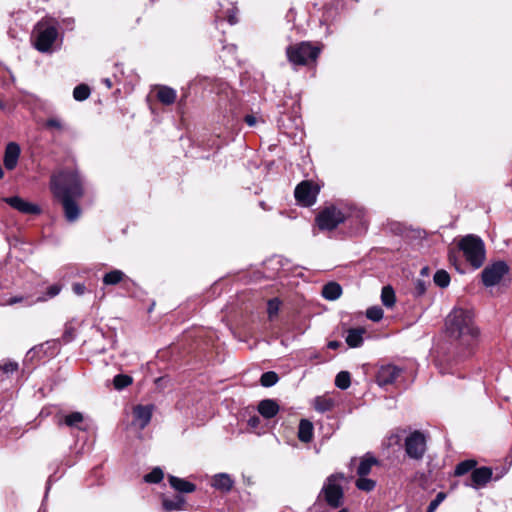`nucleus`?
<instances>
[{"label":"nucleus","instance_id":"obj_1","mask_svg":"<svg viewBox=\"0 0 512 512\" xmlns=\"http://www.w3.org/2000/svg\"><path fill=\"white\" fill-rule=\"evenodd\" d=\"M51 189L62 202L65 216L73 222L80 215L76 199L83 195L82 181L76 170L61 171L51 177Z\"/></svg>","mask_w":512,"mask_h":512},{"label":"nucleus","instance_id":"obj_2","mask_svg":"<svg viewBox=\"0 0 512 512\" xmlns=\"http://www.w3.org/2000/svg\"><path fill=\"white\" fill-rule=\"evenodd\" d=\"M445 328L449 337L460 340L464 345H471L479 335L473 313L463 308H454L447 315Z\"/></svg>","mask_w":512,"mask_h":512},{"label":"nucleus","instance_id":"obj_3","mask_svg":"<svg viewBox=\"0 0 512 512\" xmlns=\"http://www.w3.org/2000/svg\"><path fill=\"white\" fill-rule=\"evenodd\" d=\"M320 54V48L310 42H300L286 48V56L294 67L307 66L314 63Z\"/></svg>","mask_w":512,"mask_h":512},{"label":"nucleus","instance_id":"obj_4","mask_svg":"<svg viewBox=\"0 0 512 512\" xmlns=\"http://www.w3.org/2000/svg\"><path fill=\"white\" fill-rule=\"evenodd\" d=\"M459 249L463 252L465 259L474 268H480L485 260V246L481 238L475 235L463 237L459 244Z\"/></svg>","mask_w":512,"mask_h":512},{"label":"nucleus","instance_id":"obj_5","mask_svg":"<svg viewBox=\"0 0 512 512\" xmlns=\"http://www.w3.org/2000/svg\"><path fill=\"white\" fill-rule=\"evenodd\" d=\"M343 480V474H332L326 479L321 489V494L323 495L326 503L332 508H338L343 504Z\"/></svg>","mask_w":512,"mask_h":512},{"label":"nucleus","instance_id":"obj_6","mask_svg":"<svg viewBox=\"0 0 512 512\" xmlns=\"http://www.w3.org/2000/svg\"><path fill=\"white\" fill-rule=\"evenodd\" d=\"M57 37L58 30L54 25L38 23L34 30V47L41 53L51 52Z\"/></svg>","mask_w":512,"mask_h":512},{"label":"nucleus","instance_id":"obj_7","mask_svg":"<svg viewBox=\"0 0 512 512\" xmlns=\"http://www.w3.org/2000/svg\"><path fill=\"white\" fill-rule=\"evenodd\" d=\"M344 220V214L335 206L325 208L316 217V223L321 230H333Z\"/></svg>","mask_w":512,"mask_h":512},{"label":"nucleus","instance_id":"obj_8","mask_svg":"<svg viewBox=\"0 0 512 512\" xmlns=\"http://www.w3.org/2000/svg\"><path fill=\"white\" fill-rule=\"evenodd\" d=\"M405 451L406 454L415 460H420L423 458L426 452V437L420 431L412 432L405 439Z\"/></svg>","mask_w":512,"mask_h":512},{"label":"nucleus","instance_id":"obj_9","mask_svg":"<svg viewBox=\"0 0 512 512\" xmlns=\"http://www.w3.org/2000/svg\"><path fill=\"white\" fill-rule=\"evenodd\" d=\"M319 190V186L313 182L302 181L296 186L294 195L299 204L309 207L316 202Z\"/></svg>","mask_w":512,"mask_h":512},{"label":"nucleus","instance_id":"obj_10","mask_svg":"<svg viewBox=\"0 0 512 512\" xmlns=\"http://www.w3.org/2000/svg\"><path fill=\"white\" fill-rule=\"evenodd\" d=\"M508 272V266L503 261L488 265L482 271V281L485 286L491 287L498 284Z\"/></svg>","mask_w":512,"mask_h":512},{"label":"nucleus","instance_id":"obj_11","mask_svg":"<svg viewBox=\"0 0 512 512\" xmlns=\"http://www.w3.org/2000/svg\"><path fill=\"white\" fill-rule=\"evenodd\" d=\"M154 406L149 405H137L133 408V421L132 424L139 428L144 429L151 421Z\"/></svg>","mask_w":512,"mask_h":512},{"label":"nucleus","instance_id":"obj_12","mask_svg":"<svg viewBox=\"0 0 512 512\" xmlns=\"http://www.w3.org/2000/svg\"><path fill=\"white\" fill-rule=\"evenodd\" d=\"M4 200L12 208L24 214L36 215L41 212V209L38 205L28 202L19 196L7 197Z\"/></svg>","mask_w":512,"mask_h":512},{"label":"nucleus","instance_id":"obj_13","mask_svg":"<svg viewBox=\"0 0 512 512\" xmlns=\"http://www.w3.org/2000/svg\"><path fill=\"white\" fill-rule=\"evenodd\" d=\"M400 373L401 369L394 365H383L378 370L376 381L378 385L382 387L390 385L395 382V380L399 377Z\"/></svg>","mask_w":512,"mask_h":512},{"label":"nucleus","instance_id":"obj_14","mask_svg":"<svg viewBox=\"0 0 512 512\" xmlns=\"http://www.w3.org/2000/svg\"><path fill=\"white\" fill-rule=\"evenodd\" d=\"M492 470L489 467L475 468L471 473V486L475 489L485 486L492 478Z\"/></svg>","mask_w":512,"mask_h":512},{"label":"nucleus","instance_id":"obj_15","mask_svg":"<svg viewBox=\"0 0 512 512\" xmlns=\"http://www.w3.org/2000/svg\"><path fill=\"white\" fill-rule=\"evenodd\" d=\"M19 156V145L15 142L8 143L3 158L5 168L8 170H13L17 166Z\"/></svg>","mask_w":512,"mask_h":512},{"label":"nucleus","instance_id":"obj_16","mask_svg":"<svg viewBox=\"0 0 512 512\" xmlns=\"http://www.w3.org/2000/svg\"><path fill=\"white\" fill-rule=\"evenodd\" d=\"M186 499L182 495H175L173 497H162V508L165 512L182 511L185 509Z\"/></svg>","mask_w":512,"mask_h":512},{"label":"nucleus","instance_id":"obj_17","mask_svg":"<svg viewBox=\"0 0 512 512\" xmlns=\"http://www.w3.org/2000/svg\"><path fill=\"white\" fill-rule=\"evenodd\" d=\"M170 486L180 493H192L195 491L196 486L192 482H189L183 478H179L173 475L168 476Z\"/></svg>","mask_w":512,"mask_h":512},{"label":"nucleus","instance_id":"obj_18","mask_svg":"<svg viewBox=\"0 0 512 512\" xmlns=\"http://www.w3.org/2000/svg\"><path fill=\"white\" fill-rule=\"evenodd\" d=\"M279 405L275 400L265 399L258 404V412L267 419L273 418L279 412Z\"/></svg>","mask_w":512,"mask_h":512},{"label":"nucleus","instance_id":"obj_19","mask_svg":"<svg viewBox=\"0 0 512 512\" xmlns=\"http://www.w3.org/2000/svg\"><path fill=\"white\" fill-rule=\"evenodd\" d=\"M378 464L379 461L371 453H366L360 459L359 465L356 470L357 475L367 476L371 472L372 467Z\"/></svg>","mask_w":512,"mask_h":512},{"label":"nucleus","instance_id":"obj_20","mask_svg":"<svg viewBox=\"0 0 512 512\" xmlns=\"http://www.w3.org/2000/svg\"><path fill=\"white\" fill-rule=\"evenodd\" d=\"M366 333L364 328H352L347 331L345 341L351 348L360 347L363 344V335Z\"/></svg>","mask_w":512,"mask_h":512},{"label":"nucleus","instance_id":"obj_21","mask_svg":"<svg viewBox=\"0 0 512 512\" xmlns=\"http://www.w3.org/2000/svg\"><path fill=\"white\" fill-rule=\"evenodd\" d=\"M233 480L226 473H219L213 476L212 478V486L218 490L223 492H228L233 487Z\"/></svg>","mask_w":512,"mask_h":512},{"label":"nucleus","instance_id":"obj_22","mask_svg":"<svg viewBox=\"0 0 512 512\" xmlns=\"http://www.w3.org/2000/svg\"><path fill=\"white\" fill-rule=\"evenodd\" d=\"M313 424L307 419H302L299 423L298 438L301 442L309 443L313 439Z\"/></svg>","mask_w":512,"mask_h":512},{"label":"nucleus","instance_id":"obj_23","mask_svg":"<svg viewBox=\"0 0 512 512\" xmlns=\"http://www.w3.org/2000/svg\"><path fill=\"white\" fill-rule=\"evenodd\" d=\"M177 97L176 91L168 86H159L157 91V99L164 105H171Z\"/></svg>","mask_w":512,"mask_h":512},{"label":"nucleus","instance_id":"obj_24","mask_svg":"<svg viewBox=\"0 0 512 512\" xmlns=\"http://www.w3.org/2000/svg\"><path fill=\"white\" fill-rule=\"evenodd\" d=\"M342 294V288L337 282H329L322 288V296L326 300L334 301Z\"/></svg>","mask_w":512,"mask_h":512},{"label":"nucleus","instance_id":"obj_25","mask_svg":"<svg viewBox=\"0 0 512 512\" xmlns=\"http://www.w3.org/2000/svg\"><path fill=\"white\" fill-rule=\"evenodd\" d=\"M17 303H23L26 306H30L33 304V301L28 296L6 297L5 295H0V305L2 306L14 305Z\"/></svg>","mask_w":512,"mask_h":512},{"label":"nucleus","instance_id":"obj_26","mask_svg":"<svg viewBox=\"0 0 512 512\" xmlns=\"http://www.w3.org/2000/svg\"><path fill=\"white\" fill-rule=\"evenodd\" d=\"M381 301L384 306L391 308L394 306L396 297L391 286H384L381 291Z\"/></svg>","mask_w":512,"mask_h":512},{"label":"nucleus","instance_id":"obj_27","mask_svg":"<svg viewBox=\"0 0 512 512\" xmlns=\"http://www.w3.org/2000/svg\"><path fill=\"white\" fill-rule=\"evenodd\" d=\"M125 277L121 270H112L103 276V283L105 285H116L120 283Z\"/></svg>","mask_w":512,"mask_h":512},{"label":"nucleus","instance_id":"obj_28","mask_svg":"<svg viewBox=\"0 0 512 512\" xmlns=\"http://www.w3.org/2000/svg\"><path fill=\"white\" fill-rule=\"evenodd\" d=\"M45 127L47 129L55 130L58 132L66 131L69 128L68 125L58 117H51L47 119L45 122Z\"/></svg>","mask_w":512,"mask_h":512},{"label":"nucleus","instance_id":"obj_29","mask_svg":"<svg viewBox=\"0 0 512 512\" xmlns=\"http://www.w3.org/2000/svg\"><path fill=\"white\" fill-rule=\"evenodd\" d=\"M355 486L361 491L370 492L376 487V481L367 478V476H358Z\"/></svg>","mask_w":512,"mask_h":512},{"label":"nucleus","instance_id":"obj_30","mask_svg":"<svg viewBox=\"0 0 512 512\" xmlns=\"http://www.w3.org/2000/svg\"><path fill=\"white\" fill-rule=\"evenodd\" d=\"M91 94V90L88 85L80 84L76 86L73 90V98L76 101H84L89 98Z\"/></svg>","mask_w":512,"mask_h":512},{"label":"nucleus","instance_id":"obj_31","mask_svg":"<svg viewBox=\"0 0 512 512\" xmlns=\"http://www.w3.org/2000/svg\"><path fill=\"white\" fill-rule=\"evenodd\" d=\"M475 466H476V461L465 460L456 465L454 473L456 476H462V475L467 474L470 471H473Z\"/></svg>","mask_w":512,"mask_h":512},{"label":"nucleus","instance_id":"obj_32","mask_svg":"<svg viewBox=\"0 0 512 512\" xmlns=\"http://www.w3.org/2000/svg\"><path fill=\"white\" fill-rule=\"evenodd\" d=\"M350 384H351V377H350L349 372L341 371L336 375L335 385L339 389L345 390L350 386Z\"/></svg>","mask_w":512,"mask_h":512},{"label":"nucleus","instance_id":"obj_33","mask_svg":"<svg viewBox=\"0 0 512 512\" xmlns=\"http://www.w3.org/2000/svg\"><path fill=\"white\" fill-rule=\"evenodd\" d=\"M279 381V377L276 372L268 371L261 375L260 384L263 387L274 386Z\"/></svg>","mask_w":512,"mask_h":512},{"label":"nucleus","instance_id":"obj_34","mask_svg":"<svg viewBox=\"0 0 512 512\" xmlns=\"http://www.w3.org/2000/svg\"><path fill=\"white\" fill-rule=\"evenodd\" d=\"M433 280L437 286L446 288L450 284V275L445 270H438L434 274Z\"/></svg>","mask_w":512,"mask_h":512},{"label":"nucleus","instance_id":"obj_35","mask_svg":"<svg viewBox=\"0 0 512 512\" xmlns=\"http://www.w3.org/2000/svg\"><path fill=\"white\" fill-rule=\"evenodd\" d=\"M333 404L329 398L317 397L314 401V408L319 412H326L332 409Z\"/></svg>","mask_w":512,"mask_h":512},{"label":"nucleus","instance_id":"obj_36","mask_svg":"<svg viewBox=\"0 0 512 512\" xmlns=\"http://www.w3.org/2000/svg\"><path fill=\"white\" fill-rule=\"evenodd\" d=\"M83 415L80 412H73L64 417L63 423L69 427H78L83 422Z\"/></svg>","mask_w":512,"mask_h":512},{"label":"nucleus","instance_id":"obj_37","mask_svg":"<svg viewBox=\"0 0 512 512\" xmlns=\"http://www.w3.org/2000/svg\"><path fill=\"white\" fill-rule=\"evenodd\" d=\"M164 473L161 468L156 467L150 473L144 476V481L147 483H159L162 481Z\"/></svg>","mask_w":512,"mask_h":512},{"label":"nucleus","instance_id":"obj_38","mask_svg":"<svg viewBox=\"0 0 512 512\" xmlns=\"http://www.w3.org/2000/svg\"><path fill=\"white\" fill-rule=\"evenodd\" d=\"M132 383V378L128 375L118 374L113 379L114 387L117 390H121Z\"/></svg>","mask_w":512,"mask_h":512},{"label":"nucleus","instance_id":"obj_39","mask_svg":"<svg viewBox=\"0 0 512 512\" xmlns=\"http://www.w3.org/2000/svg\"><path fill=\"white\" fill-rule=\"evenodd\" d=\"M366 316L368 319L378 322L383 318V310L379 306H373L367 309Z\"/></svg>","mask_w":512,"mask_h":512},{"label":"nucleus","instance_id":"obj_40","mask_svg":"<svg viewBox=\"0 0 512 512\" xmlns=\"http://www.w3.org/2000/svg\"><path fill=\"white\" fill-rule=\"evenodd\" d=\"M280 300L278 298H273L268 301L267 304V313L270 319L274 318L280 309Z\"/></svg>","mask_w":512,"mask_h":512},{"label":"nucleus","instance_id":"obj_41","mask_svg":"<svg viewBox=\"0 0 512 512\" xmlns=\"http://www.w3.org/2000/svg\"><path fill=\"white\" fill-rule=\"evenodd\" d=\"M445 498H446V494L444 492H439L436 495L435 499H433L430 502L426 512H435V510L445 500Z\"/></svg>","mask_w":512,"mask_h":512},{"label":"nucleus","instance_id":"obj_42","mask_svg":"<svg viewBox=\"0 0 512 512\" xmlns=\"http://www.w3.org/2000/svg\"><path fill=\"white\" fill-rule=\"evenodd\" d=\"M0 369L5 374L14 373L18 370V363L14 361H9L1 365Z\"/></svg>","mask_w":512,"mask_h":512},{"label":"nucleus","instance_id":"obj_43","mask_svg":"<svg viewBox=\"0 0 512 512\" xmlns=\"http://www.w3.org/2000/svg\"><path fill=\"white\" fill-rule=\"evenodd\" d=\"M11 282L7 279V272L4 269L0 270V289H8Z\"/></svg>","mask_w":512,"mask_h":512},{"label":"nucleus","instance_id":"obj_44","mask_svg":"<svg viewBox=\"0 0 512 512\" xmlns=\"http://www.w3.org/2000/svg\"><path fill=\"white\" fill-rule=\"evenodd\" d=\"M72 289H73L74 293L77 294V295H83L85 293V291H86V287L82 283H75V284H73Z\"/></svg>","mask_w":512,"mask_h":512},{"label":"nucleus","instance_id":"obj_45","mask_svg":"<svg viewBox=\"0 0 512 512\" xmlns=\"http://www.w3.org/2000/svg\"><path fill=\"white\" fill-rule=\"evenodd\" d=\"M60 286L58 285H52L50 286L48 289H47V295L49 297H55L56 295H58L60 293Z\"/></svg>","mask_w":512,"mask_h":512},{"label":"nucleus","instance_id":"obj_46","mask_svg":"<svg viewBox=\"0 0 512 512\" xmlns=\"http://www.w3.org/2000/svg\"><path fill=\"white\" fill-rule=\"evenodd\" d=\"M236 14H237V9L236 8H232L231 11H230V14L228 15V22L231 24V25H234L237 23L238 19L236 17Z\"/></svg>","mask_w":512,"mask_h":512},{"label":"nucleus","instance_id":"obj_47","mask_svg":"<svg viewBox=\"0 0 512 512\" xmlns=\"http://www.w3.org/2000/svg\"><path fill=\"white\" fill-rule=\"evenodd\" d=\"M244 121L248 126H254L257 123V118L254 115H246Z\"/></svg>","mask_w":512,"mask_h":512},{"label":"nucleus","instance_id":"obj_48","mask_svg":"<svg viewBox=\"0 0 512 512\" xmlns=\"http://www.w3.org/2000/svg\"><path fill=\"white\" fill-rule=\"evenodd\" d=\"M416 288H417L419 294L424 293V291H425V283L423 281H420V280L417 281Z\"/></svg>","mask_w":512,"mask_h":512},{"label":"nucleus","instance_id":"obj_49","mask_svg":"<svg viewBox=\"0 0 512 512\" xmlns=\"http://www.w3.org/2000/svg\"><path fill=\"white\" fill-rule=\"evenodd\" d=\"M340 345H341V343H340V342H338V341H330V342L327 344L328 348H329V349H333V350H335V349L339 348V347H340Z\"/></svg>","mask_w":512,"mask_h":512},{"label":"nucleus","instance_id":"obj_50","mask_svg":"<svg viewBox=\"0 0 512 512\" xmlns=\"http://www.w3.org/2000/svg\"><path fill=\"white\" fill-rule=\"evenodd\" d=\"M63 338H64L65 342H69L72 339V332L67 330L65 332Z\"/></svg>","mask_w":512,"mask_h":512},{"label":"nucleus","instance_id":"obj_51","mask_svg":"<svg viewBox=\"0 0 512 512\" xmlns=\"http://www.w3.org/2000/svg\"><path fill=\"white\" fill-rule=\"evenodd\" d=\"M103 83L106 85L107 88L112 87V81L109 78L103 79Z\"/></svg>","mask_w":512,"mask_h":512},{"label":"nucleus","instance_id":"obj_52","mask_svg":"<svg viewBox=\"0 0 512 512\" xmlns=\"http://www.w3.org/2000/svg\"><path fill=\"white\" fill-rule=\"evenodd\" d=\"M257 423H258V419H257V418H251V419L249 420V424H250L251 426H256V424H257Z\"/></svg>","mask_w":512,"mask_h":512},{"label":"nucleus","instance_id":"obj_53","mask_svg":"<svg viewBox=\"0 0 512 512\" xmlns=\"http://www.w3.org/2000/svg\"><path fill=\"white\" fill-rule=\"evenodd\" d=\"M338 512H348V510H347V509H345V508H343V509H341V510H340V511H338Z\"/></svg>","mask_w":512,"mask_h":512},{"label":"nucleus","instance_id":"obj_54","mask_svg":"<svg viewBox=\"0 0 512 512\" xmlns=\"http://www.w3.org/2000/svg\"><path fill=\"white\" fill-rule=\"evenodd\" d=\"M4 108V105L3 103L0 101V109H3Z\"/></svg>","mask_w":512,"mask_h":512},{"label":"nucleus","instance_id":"obj_55","mask_svg":"<svg viewBox=\"0 0 512 512\" xmlns=\"http://www.w3.org/2000/svg\"><path fill=\"white\" fill-rule=\"evenodd\" d=\"M260 205L265 209V204L264 202H261Z\"/></svg>","mask_w":512,"mask_h":512}]
</instances>
